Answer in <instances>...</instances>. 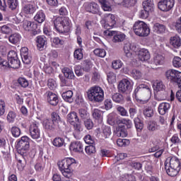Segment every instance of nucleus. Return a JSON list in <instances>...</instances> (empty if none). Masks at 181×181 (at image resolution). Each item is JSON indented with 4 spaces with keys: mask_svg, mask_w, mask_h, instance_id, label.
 Returning a JSON list of instances; mask_svg holds the SVG:
<instances>
[{
    "mask_svg": "<svg viewBox=\"0 0 181 181\" xmlns=\"http://www.w3.org/2000/svg\"><path fill=\"white\" fill-rule=\"evenodd\" d=\"M165 168L168 176L171 177L177 176L181 169L180 160L176 156L168 157L165 162Z\"/></svg>",
    "mask_w": 181,
    "mask_h": 181,
    "instance_id": "1",
    "label": "nucleus"
},
{
    "mask_svg": "<svg viewBox=\"0 0 181 181\" xmlns=\"http://www.w3.org/2000/svg\"><path fill=\"white\" fill-rule=\"evenodd\" d=\"M59 170L63 176L69 179L71 176L72 166L76 165V160L73 158H66L57 163Z\"/></svg>",
    "mask_w": 181,
    "mask_h": 181,
    "instance_id": "2",
    "label": "nucleus"
},
{
    "mask_svg": "<svg viewBox=\"0 0 181 181\" xmlns=\"http://www.w3.org/2000/svg\"><path fill=\"white\" fill-rule=\"evenodd\" d=\"M86 93L90 101H94L95 103L104 101V90L100 86L90 87Z\"/></svg>",
    "mask_w": 181,
    "mask_h": 181,
    "instance_id": "3",
    "label": "nucleus"
},
{
    "mask_svg": "<svg viewBox=\"0 0 181 181\" xmlns=\"http://www.w3.org/2000/svg\"><path fill=\"white\" fill-rule=\"evenodd\" d=\"M54 26L59 33H67L70 30V19L69 17H57L54 20Z\"/></svg>",
    "mask_w": 181,
    "mask_h": 181,
    "instance_id": "4",
    "label": "nucleus"
},
{
    "mask_svg": "<svg viewBox=\"0 0 181 181\" xmlns=\"http://www.w3.org/2000/svg\"><path fill=\"white\" fill-rule=\"evenodd\" d=\"M133 31L136 36L146 37L151 33V28H149V25L146 23L142 21H138L133 25Z\"/></svg>",
    "mask_w": 181,
    "mask_h": 181,
    "instance_id": "5",
    "label": "nucleus"
},
{
    "mask_svg": "<svg viewBox=\"0 0 181 181\" xmlns=\"http://www.w3.org/2000/svg\"><path fill=\"white\" fill-rule=\"evenodd\" d=\"M134 96L137 101H148L151 98V88L146 85H139L134 90Z\"/></svg>",
    "mask_w": 181,
    "mask_h": 181,
    "instance_id": "6",
    "label": "nucleus"
},
{
    "mask_svg": "<svg viewBox=\"0 0 181 181\" xmlns=\"http://www.w3.org/2000/svg\"><path fill=\"white\" fill-rule=\"evenodd\" d=\"M30 139L27 136L21 137V140L18 141L16 145L18 153H19V155L23 156L28 153L29 147L30 146Z\"/></svg>",
    "mask_w": 181,
    "mask_h": 181,
    "instance_id": "7",
    "label": "nucleus"
},
{
    "mask_svg": "<svg viewBox=\"0 0 181 181\" xmlns=\"http://www.w3.org/2000/svg\"><path fill=\"white\" fill-rule=\"evenodd\" d=\"M166 78L171 83H176L179 88H181V72L175 69H169L165 72Z\"/></svg>",
    "mask_w": 181,
    "mask_h": 181,
    "instance_id": "8",
    "label": "nucleus"
},
{
    "mask_svg": "<svg viewBox=\"0 0 181 181\" xmlns=\"http://www.w3.org/2000/svg\"><path fill=\"white\" fill-rule=\"evenodd\" d=\"M105 36H113L112 42L114 43H119L125 40L126 35L118 31L106 30L103 32Z\"/></svg>",
    "mask_w": 181,
    "mask_h": 181,
    "instance_id": "9",
    "label": "nucleus"
},
{
    "mask_svg": "<svg viewBox=\"0 0 181 181\" xmlns=\"http://www.w3.org/2000/svg\"><path fill=\"white\" fill-rule=\"evenodd\" d=\"M119 93H122L123 94H129L131 90H132V84L129 80L124 78L122 79L118 85Z\"/></svg>",
    "mask_w": 181,
    "mask_h": 181,
    "instance_id": "10",
    "label": "nucleus"
},
{
    "mask_svg": "<svg viewBox=\"0 0 181 181\" xmlns=\"http://www.w3.org/2000/svg\"><path fill=\"white\" fill-rule=\"evenodd\" d=\"M102 23H105L104 28L110 30V28H114L115 26L117 21H115V16L109 13L105 14Z\"/></svg>",
    "mask_w": 181,
    "mask_h": 181,
    "instance_id": "11",
    "label": "nucleus"
},
{
    "mask_svg": "<svg viewBox=\"0 0 181 181\" xmlns=\"http://www.w3.org/2000/svg\"><path fill=\"white\" fill-rule=\"evenodd\" d=\"M158 9L163 12H168L175 6V0H161L158 4Z\"/></svg>",
    "mask_w": 181,
    "mask_h": 181,
    "instance_id": "12",
    "label": "nucleus"
},
{
    "mask_svg": "<svg viewBox=\"0 0 181 181\" xmlns=\"http://www.w3.org/2000/svg\"><path fill=\"white\" fill-rule=\"evenodd\" d=\"M45 95L47 97V103H49V104H50V105L56 107V105L59 104V98L57 97V95H56V93L50 91H47Z\"/></svg>",
    "mask_w": 181,
    "mask_h": 181,
    "instance_id": "13",
    "label": "nucleus"
},
{
    "mask_svg": "<svg viewBox=\"0 0 181 181\" xmlns=\"http://www.w3.org/2000/svg\"><path fill=\"white\" fill-rule=\"evenodd\" d=\"M27 47H23L21 50V56L24 64H30L32 63V57L29 55Z\"/></svg>",
    "mask_w": 181,
    "mask_h": 181,
    "instance_id": "14",
    "label": "nucleus"
},
{
    "mask_svg": "<svg viewBox=\"0 0 181 181\" xmlns=\"http://www.w3.org/2000/svg\"><path fill=\"white\" fill-rule=\"evenodd\" d=\"M30 134L33 139H39L40 138V130L37 124L33 123L30 127Z\"/></svg>",
    "mask_w": 181,
    "mask_h": 181,
    "instance_id": "15",
    "label": "nucleus"
},
{
    "mask_svg": "<svg viewBox=\"0 0 181 181\" xmlns=\"http://www.w3.org/2000/svg\"><path fill=\"white\" fill-rule=\"evenodd\" d=\"M37 49L43 50L47 46V38L45 35H39L36 37Z\"/></svg>",
    "mask_w": 181,
    "mask_h": 181,
    "instance_id": "16",
    "label": "nucleus"
},
{
    "mask_svg": "<svg viewBox=\"0 0 181 181\" xmlns=\"http://www.w3.org/2000/svg\"><path fill=\"white\" fill-rule=\"evenodd\" d=\"M69 149L73 152H78L79 153H83V144L80 141L71 142L69 146Z\"/></svg>",
    "mask_w": 181,
    "mask_h": 181,
    "instance_id": "17",
    "label": "nucleus"
},
{
    "mask_svg": "<svg viewBox=\"0 0 181 181\" xmlns=\"http://www.w3.org/2000/svg\"><path fill=\"white\" fill-rule=\"evenodd\" d=\"M153 32L156 35H163L166 32V25L156 23L153 26Z\"/></svg>",
    "mask_w": 181,
    "mask_h": 181,
    "instance_id": "18",
    "label": "nucleus"
},
{
    "mask_svg": "<svg viewBox=\"0 0 181 181\" xmlns=\"http://www.w3.org/2000/svg\"><path fill=\"white\" fill-rule=\"evenodd\" d=\"M139 60L141 62H146L151 59V54H149V51L148 49H142L138 52L137 54Z\"/></svg>",
    "mask_w": 181,
    "mask_h": 181,
    "instance_id": "19",
    "label": "nucleus"
},
{
    "mask_svg": "<svg viewBox=\"0 0 181 181\" xmlns=\"http://www.w3.org/2000/svg\"><path fill=\"white\" fill-rule=\"evenodd\" d=\"M86 11L93 14L98 13L100 12V6L95 2L89 3L86 7Z\"/></svg>",
    "mask_w": 181,
    "mask_h": 181,
    "instance_id": "20",
    "label": "nucleus"
},
{
    "mask_svg": "<svg viewBox=\"0 0 181 181\" xmlns=\"http://www.w3.org/2000/svg\"><path fill=\"white\" fill-rule=\"evenodd\" d=\"M134 49L135 47H134L132 44L129 42H127L126 44H124L123 47V50L126 57H128V59H131L132 57V51L135 50Z\"/></svg>",
    "mask_w": 181,
    "mask_h": 181,
    "instance_id": "21",
    "label": "nucleus"
},
{
    "mask_svg": "<svg viewBox=\"0 0 181 181\" xmlns=\"http://www.w3.org/2000/svg\"><path fill=\"white\" fill-rule=\"evenodd\" d=\"M43 127L47 131H54V129H56L59 126L56 125L49 119H46L43 122Z\"/></svg>",
    "mask_w": 181,
    "mask_h": 181,
    "instance_id": "22",
    "label": "nucleus"
},
{
    "mask_svg": "<svg viewBox=\"0 0 181 181\" xmlns=\"http://www.w3.org/2000/svg\"><path fill=\"white\" fill-rule=\"evenodd\" d=\"M23 12L26 15H33L36 12V6L32 4H25L23 7Z\"/></svg>",
    "mask_w": 181,
    "mask_h": 181,
    "instance_id": "23",
    "label": "nucleus"
},
{
    "mask_svg": "<svg viewBox=\"0 0 181 181\" xmlns=\"http://www.w3.org/2000/svg\"><path fill=\"white\" fill-rule=\"evenodd\" d=\"M23 28L27 32H33V30H36L37 25H36L35 23H32L31 21H24L23 23Z\"/></svg>",
    "mask_w": 181,
    "mask_h": 181,
    "instance_id": "24",
    "label": "nucleus"
},
{
    "mask_svg": "<svg viewBox=\"0 0 181 181\" xmlns=\"http://www.w3.org/2000/svg\"><path fill=\"white\" fill-rule=\"evenodd\" d=\"M67 121L71 124V125H74L78 122L79 119L77 113L76 112H71L69 114L67 115Z\"/></svg>",
    "mask_w": 181,
    "mask_h": 181,
    "instance_id": "25",
    "label": "nucleus"
},
{
    "mask_svg": "<svg viewBox=\"0 0 181 181\" xmlns=\"http://www.w3.org/2000/svg\"><path fill=\"white\" fill-rule=\"evenodd\" d=\"M170 104L168 103H162L158 106V112L160 115H165L169 111Z\"/></svg>",
    "mask_w": 181,
    "mask_h": 181,
    "instance_id": "26",
    "label": "nucleus"
},
{
    "mask_svg": "<svg viewBox=\"0 0 181 181\" xmlns=\"http://www.w3.org/2000/svg\"><path fill=\"white\" fill-rule=\"evenodd\" d=\"M34 20L38 23H43V21H46V15L45 14V12H43V10H40L37 12L34 17Z\"/></svg>",
    "mask_w": 181,
    "mask_h": 181,
    "instance_id": "27",
    "label": "nucleus"
},
{
    "mask_svg": "<svg viewBox=\"0 0 181 181\" xmlns=\"http://www.w3.org/2000/svg\"><path fill=\"white\" fill-rule=\"evenodd\" d=\"M98 2L101 5L102 9L106 12H111L112 8H111V4L107 0H98Z\"/></svg>",
    "mask_w": 181,
    "mask_h": 181,
    "instance_id": "28",
    "label": "nucleus"
},
{
    "mask_svg": "<svg viewBox=\"0 0 181 181\" xmlns=\"http://www.w3.org/2000/svg\"><path fill=\"white\" fill-rule=\"evenodd\" d=\"M62 72L66 78H69V80H73V78H74V73L70 68L64 67L62 69Z\"/></svg>",
    "mask_w": 181,
    "mask_h": 181,
    "instance_id": "29",
    "label": "nucleus"
},
{
    "mask_svg": "<svg viewBox=\"0 0 181 181\" xmlns=\"http://www.w3.org/2000/svg\"><path fill=\"white\" fill-rule=\"evenodd\" d=\"M62 98L66 101V103H73L74 101V99H73V91L68 90L66 92L62 93Z\"/></svg>",
    "mask_w": 181,
    "mask_h": 181,
    "instance_id": "30",
    "label": "nucleus"
},
{
    "mask_svg": "<svg viewBox=\"0 0 181 181\" xmlns=\"http://www.w3.org/2000/svg\"><path fill=\"white\" fill-rule=\"evenodd\" d=\"M153 63L156 66H162L165 63V57L159 54H156L153 58Z\"/></svg>",
    "mask_w": 181,
    "mask_h": 181,
    "instance_id": "31",
    "label": "nucleus"
},
{
    "mask_svg": "<svg viewBox=\"0 0 181 181\" xmlns=\"http://www.w3.org/2000/svg\"><path fill=\"white\" fill-rule=\"evenodd\" d=\"M170 45L173 46L175 49L180 47L181 46V40L179 36H174L170 38Z\"/></svg>",
    "mask_w": 181,
    "mask_h": 181,
    "instance_id": "32",
    "label": "nucleus"
},
{
    "mask_svg": "<svg viewBox=\"0 0 181 181\" xmlns=\"http://www.w3.org/2000/svg\"><path fill=\"white\" fill-rule=\"evenodd\" d=\"M143 8L144 9H146L150 12L153 11V8H155V5L153 4V0H146L143 2Z\"/></svg>",
    "mask_w": 181,
    "mask_h": 181,
    "instance_id": "33",
    "label": "nucleus"
},
{
    "mask_svg": "<svg viewBox=\"0 0 181 181\" xmlns=\"http://www.w3.org/2000/svg\"><path fill=\"white\" fill-rule=\"evenodd\" d=\"M153 88L154 91L159 93V91H163L165 90V85H163V82L157 81L153 83Z\"/></svg>",
    "mask_w": 181,
    "mask_h": 181,
    "instance_id": "34",
    "label": "nucleus"
},
{
    "mask_svg": "<svg viewBox=\"0 0 181 181\" xmlns=\"http://www.w3.org/2000/svg\"><path fill=\"white\" fill-rule=\"evenodd\" d=\"M8 40L10 43L16 45V43H19V42H21V35L18 33H13L8 37Z\"/></svg>",
    "mask_w": 181,
    "mask_h": 181,
    "instance_id": "35",
    "label": "nucleus"
},
{
    "mask_svg": "<svg viewBox=\"0 0 181 181\" xmlns=\"http://www.w3.org/2000/svg\"><path fill=\"white\" fill-rule=\"evenodd\" d=\"M115 135L119 137L125 138V136L128 135V133H127L125 128L122 127H118L116 128Z\"/></svg>",
    "mask_w": 181,
    "mask_h": 181,
    "instance_id": "36",
    "label": "nucleus"
},
{
    "mask_svg": "<svg viewBox=\"0 0 181 181\" xmlns=\"http://www.w3.org/2000/svg\"><path fill=\"white\" fill-rule=\"evenodd\" d=\"M147 129H148V131H151V132H153V131H158V129H159V126L158 125V123H156V122L151 120L148 122Z\"/></svg>",
    "mask_w": 181,
    "mask_h": 181,
    "instance_id": "37",
    "label": "nucleus"
},
{
    "mask_svg": "<svg viewBox=\"0 0 181 181\" xmlns=\"http://www.w3.org/2000/svg\"><path fill=\"white\" fill-rule=\"evenodd\" d=\"M49 119L52 121L57 127H59V122H62V119L60 118V116L56 112H53L51 114V119Z\"/></svg>",
    "mask_w": 181,
    "mask_h": 181,
    "instance_id": "38",
    "label": "nucleus"
},
{
    "mask_svg": "<svg viewBox=\"0 0 181 181\" xmlns=\"http://www.w3.org/2000/svg\"><path fill=\"white\" fill-rule=\"evenodd\" d=\"M112 100L115 103H117L118 104H121L124 103V96L121 95V93H116L112 95Z\"/></svg>",
    "mask_w": 181,
    "mask_h": 181,
    "instance_id": "39",
    "label": "nucleus"
},
{
    "mask_svg": "<svg viewBox=\"0 0 181 181\" xmlns=\"http://www.w3.org/2000/svg\"><path fill=\"white\" fill-rule=\"evenodd\" d=\"M10 68L11 69H19L21 66V61H19L18 58L8 59Z\"/></svg>",
    "mask_w": 181,
    "mask_h": 181,
    "instance_id": "40",
    "label": "nucleus"
},
{
    "mask_svg": "<svg viewBox=\"0 0 181 181\" xmlns=\"http://www.w3.org/2000/svg\"><path fill=\"white\" fill-rule=\"evenodd\" d=\"M134 125L137 131H142L144 129V122L139 117H136L134 119Z\"/></svg>",
    "mask_w": 181,
    "mask_h": 181,
    "instance_id": "41",
    "label": "nucleus"
},
{
    "mask_svg": "<svg viewBox=\"0 0 181 181\" xmlns=\"http://www.w3.org/2000/svg\"><path fill=\"white\" fill-rule=\"evenodd\" d=\"M170 142L173 144L171 145L174 146H177L178 145H180L181 144V139L179 137V135L178 134H174L171 139H170Z\"/></svg>",
    "mask_w": 181,
    "mask_h": 181,
    "instance_id": "42",
    "label": "nucleus"
},
{
    "mask_svg": "<svg viewBox=\"0 0 181 181\" xmlns=\"http://www.w3.org/2000/svg\"><path fill=\"white\" fill-rule=\"evenodd\" d=\"M118 117L114 113H110L107 116V122L109 125H115Z\"/></svg>",
    "mask_w": 181,
    "mask_h": 181,
    "instance_id": "43",
    "label": "nucleus"
},
{
    "mask_svg": "<svg viewBox=\"0 0 181 181\" xmlns=\"http://www.w3.org/2000/svg\"><path fill=\"white\" fill-rule=\"evenodd\" d=\"M52 144L54 146H57V148H62V146L64 145V139L57 137L53 140Z\"/></svg>",
    "mask_w": 181,
    "mask_h": 181,
    "instance_id": "44",
    "label": "nucleus"
},
{
    "mask_svg": "<svg viewBox=\"0 0 181 181\" xmlns=\"http://www.w3.org/2000/svg\"><path fill=\"white\" fill-rule=\"evenodd\" d=\"M131 76L134 80H139L142 78V72L138 69H133L131 72Z\"/></svg>",
    "mask_w": 181,
    "mask_h": 181,
    "instance_id": "45",
    "label": "nucleus"
},
{
    "mask_svg": "<svg viewBox=\"0 0 181 181\" xmlns=\"http://www.w3.org/2000/svg\"><path fill=\"white\" fill-rule=\"evenodd\" d=\"M143 114L147 118H152L153 117V109L151 107H147L143 110Z\"/></svg>",
    "mask_w": 181,
    "mask_h": 181,
    "instance_id": "46",
    "label": "nucleus"
},
{
    "mask_svg": "<svg viewBox=\"0 0 181 181\" xmlns=\"http://www.w3.org/2000/svg\"><path fill=\"white\" fill-rule=\"evenodd\" d=\"M7 6L11 11H15L18 8V0H7Z\"/></svg>",
    "mask_w": 181,
    "mask_h": 181,
    "instance_id": "47",
    "label": "nucleus"
},
{
    "mask_svg": "<svg viewBox=\"0 0 181 181\" xmlns=\"http://www.w3.org/2000/svg\"><path fill=\"white\" fill-rule=\"evenodd\" d=\"M74 58L76 59V60H82L83 57V49L79 48L76 49L74 52Z\"/></svg>",
    "mask_w": 181,
    "mask_h": 181,
    "instance_id": "48",
    "label": "nucleus"
},
{
    "mask_svg": "<svg viewBox=\"0 0 181 181\" xmlns=\"http://www.w3.org/2000/svg\"><path fill=\"white\" fill-rule=\"evenodd\" d=\"M121 181H136V177L132 174H125L122 176Z\"/></svg>",
    "mask_w": 181,
    "mask_h": 181,
    "instance_id": "49",
    "label": "nucleus"
},
{
    "mask_svg": "<svg viewBox=\"0 0 181 181\" xmlns=\"http://www.w3.org/2000/svg\"><path fill=\"white\" fill-rule=\"evenodd\" d=\"M118 114L122 117H128V112L127 109L122 106H117L116 108Z\"/></svg>",
    "mask_w": 181,
    "mask_h": 181,
    "instance_id": "50",
    "label": "nucleus"
},
{
    "mask_svg": "<svg viewBox=\"0 0 181 181\" xmlns=\"http://www.w3.org/2000/svg\"><path fill=\"white\" fill-rule=\"evenodd\" d=\"M103 136L105 138H110L111 136V128L108 126L103 127Z\"/></svg>",
    "mask_w": 181,
    "mask_h": 181,
    "instance_id": "51",
    "label": "nucleus"
},
{
    "mask_svg": "<svg viewBox=\"0 0 181 181\" xmlns=\"http://www.w3.org/2000/svg\"><path fill=\"white\" fill-rule=\"evenodd\" d=\"M94 54L98 56V57H105L107 52H105V49H95L93 51Z\"/></svg>",
    "mask_w": 181,
    "mask_h": 181,
    "instance_id": "52",
    "label": "nucleus"
},
{
    "mask_svg": "<svg viewBox=\"0 0 181 181\" xmlns=\"http://www.w3.org/2000/svg\"><path fill=\"white\" fill-rule=\"evenodd\" d=\"M92 115L95 119L103 118V112L98 109H95L93 111Z\"/></svg>",
    "mask_w": 181,
    "mask_h": 181,
    "instance_id": "53",
    "label": "nucleus"
},
{
    "mask_svg": "<svg viewBox=\"0 0 181 181\" xmlns=\"http://www.w3.org/2000/svg\"><path fill=\"white\" fill-rule=\"evenodd\" d=\"M18 83L21 87H23V88H26V87L29 86V82L25 78H19L18 79Z\"/></svg>",
    "mask_w": 181,
    "mask_h": 181,
    "instance_id": "54",
    "label": "nucleus"
},
{
    "mask_svg": "<svg viewBox=\"0 0 181 181\" xmlns=\"http://www.w3.org/2000/svg\"><path fill=\"white\" fill-rule=\"evenodd\" d=\"M173 66L176 69L181 67V58L180 57H175L173 59Z\"/></svg>",
    "mask_w": 181,
    "mask_h": 181,
    "instance_id": "55",
    "label": "nucleus"
},
{
    "mask_svg": "<svg viewBox=\"0 0 181 181\" xmlns=\"http://www.w3.org/2000/svg\"><path fill=\"white\" fill-rule=\"evenodd\" d=\"M85 151L88 155H93V153H95V146L89 145L85 147Z\"/></svg>",
    "mask_w": 181,
    "mask_h": 181,
    "instance_id": "56",
    "label": "nucleus"
},
{
    "mask_svg": "<svg viewBox=\"0 0 181 181\" xmlns=\"http://www.w3.org/2000/svg\"><path fill=\"white\" fill-rule=\"evenodd\" d=\"M136 4V0H123L122 5L125 8H129V6H134Z\"/></svg>",
    "mask_w": 181,
    "mask_h": 181,
    "instance_id": "57",
    "label": "nucleus"
},
{
    "mask_svg": "<svg viewBox=\"0 0 181 181\" xmlns=\"http://www.w3.org/2000/svg\"><path fill=\"white\" fill-rule=\"evenodd\" d=\"M117 144L118 146H127L129 144V140L127 139H118L117 140Z\"/></svg>",
    "mask_w": 181,
    "mask_h": 181,
    "instance_id": "58",
    "label": "nucleus"
},
{
    "mask_svg": "<svg viewBox=\"0 0 181 181\" xmlns=\"http://www.w3.org/2000/svg\"><path fill=\"white\" fill-rule=\"evenodd\" d=\"M11 132L15 138H18V136H21V129L18 127H13L11 129Z\"/></svg>",
    "mask_w": 181,
    "mask_h": 181,
    "instance_id": "59",
    "label": "nucleus"
},
{
    "mask_svg": "<svg viewBox=\"0 0 181 181\" xmlns=\"http://www.w3.org/2000/svg\"><path fill=\"white\" fill-rule=\"evenodd\" d=\"M78 114H79V117L82 119H86V118H88V117L90 115L88 114V112H87V110H86L85 109H79L78 110Z\"/></svg>",
    "mask_w": 181,
    "mask_h": 181,
    "instance_id": "60",
    "label": "nucleus"
},
{
    "mask_svg": "<svg viewBox=\"0 0 181 181\" xmlns=\"http://www.w3.org/2000/svg\"><path fill=\"white\" fill-rule=\"evenodd\" d=\"M84 125L87 129H93V127H94V123L90 119H88L84 121Z\"/></svg>",
    "mask_w": 181,
    "mask_h": 181,
    "instance_id": "61",
    "label": "nucleus"
},
{
    "mask_svg": "<svg viewBox=\"0 0 181 181\" xmlns=\"http://www.w3.org/2000/svg\"><path fill=\"white\" fill-rule=\"evenodd\" d=\"M1 32L5 35H9V33H12V28L8 25H3L1 27Z\"/></svg>",
    "mask_w": 181,
    "mask_h": 181,
    "instance_id": "62",
    "label": "nucleus"
},
{
    "mask_svg": "<svg viewBox=\"0 0 181 181\" xmlns=\"http://www.w3.org/2000/svg\"><path fill=\"white\" fill-rule=\"evenodd\" d=\"M149 12L151 11L144 8L140 11V18H141V19H146L148 16H149Z\"/></svg>",
    "mask_w": 181,
    "mask_h": 181,
    "instance_id": "63",
    "label": "nucleus"
},
{
    "mask_svg": "<svg viewBox=\"0 0 181 181\" xmlns=\"http://www.w3.org/2000/svg\"><path fill=\"white\" fill-rule=\"evenodd\" d=\"M47 86L50 90H54V88H56V81L49 78L48 80Z\"/></svg>",
    "mask_w": 181,
    "mask_h": 181,
    "instance_id": "64",
    "label": "nucleus"
}]
</instances>
